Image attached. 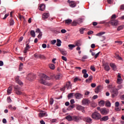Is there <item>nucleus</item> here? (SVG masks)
<instances>
[{
	"instance_id": "13",
	"label": "nucleus",
	"mask_w": 124,
	"mask_h": 124,
	"mask_svg": "<svg viewBox=\"0 0 124 124\" xmlns=\"http://www.w3.org/2000/svg\"><path fill=\"white\" fill-rule=\"evenodd\" d=\"M49 17V14L45 13L42 15V20H46Z\"/></svg>"
},
{
	"instance_id": "37",
	"label": "nucleus",
	"mask_w": 124,
	"mask_h": 124,
	"mask_svg": "<svg viewBox=\"0 0 124 124\" xmlns=\"http://www.w3.org/2000/svg\"><path fill=\"white\" fill-rule=\"evenodd\" d=\"M124 25L120 26L119 27H118L117 28V31H122V30H123V29H124Z\"/></svg>"
},
{
	"instance_id": "59",
	"label": "nucleus",
	"mask_w": 124,
	"mask_h": 124,
	"mask_svg": "<svg viewBox=\"0 0 124 124\" xmlns=\"http://www.w3.org/2000/svg\"><path fill=\"white\" fill-rule=\"evenodd\" d=\"M16 94H22V92L20 91H16Z\"/></svg>"
},
{
	"instance_id": "23",
	"label": "nucleus",
	"mask_w": 124,
	"mask_h": 124,
	"mask_svg": "<svg viewBox=\"0 0 124 124\" xmlns=\"http://www.w3.org/2000/svg\"><path fill=\"white\" fill-rule=\"evenodd\" d=\"M110 66L113 69V70H116L117 69V66H116V64L113 63H111L110 64Z\"/></svg>"
},
{
	"instance_id": "32",
	"label": "nucleus",
	"mask_w": 124,
	"mask_h": 124,
	"mask_svg": "<svg viewBox=\"0 0 124 124\" xmlns=\"http://www.w3.org/2000/svg\"><path fill=\"white\" fill-rule=\"evenodd\" d=\"M115 58H116V59H117V60H119L120 61H122L123 60V58H122V57H121L118 54H115Z\"/></svg>"
},
{
	"instance_id": "46",
	"label": "nucleus",
	"mask_w": 124,
	"mask_h": 124,
	"mask_svg": "<svg viewBox=\"0 0 124 124\" xmlns=\"http://www.w3.org/2000/svg\"><path fill=\"white\" fill-rule=\"evenodd\" d=\"M86 122L87 123H91L92 122V119L90 117L86 118Z\"/></svg>"
},
{
	"instance_id": "56",
	"label": "nucleus",
	"mask_w": 124,
	"mask_h": 124,
	"mask_svg": "<svg viewBox=\"0 0 124 124\" xmlns=\"http://www.w3.org/2000/svg\"><path fill=\"white\" fill-rule=\"evenodd\" d=\"M120 10H124V4L120 6Z\"/></svg>"
},
{
	"instance_id": "30",
	"label": "nucleus",
	"mask_w": 124,
	"mask_h": 124,
	"mask_svg": "<svg viewBox=\"0 0 124 124\" xmlns=\"http://www.w3.org/2000/svg\"><path fill=\"white\" fill-rule=\"evenodd\" d=\"M72 22V20L71 19H67L65 21V24H67V25H70Z\"/></svg>"
},
{
	"instance_id": "54",
	"label": "nucleus",
	"mask_w": 124,
	"mask_h": 124,
	"mask_svg": "<svg viewBox=\"0 0 124 124\" xmlns=\"http://www.w3.org/2000/svg\"><path fill=\"white\" fill-rule=\"evenodd\" d=\"M121 108H119V107H115V110L116 111H121Z\"/></svg>"
},
{
	"instance_id": "35",
	"label": "nucleus",
	"mask_w": 124,
	"mask_h": 124,
	"mask_svg": "<svg viewBox=\"0 0 124 124\" xmlns=\"http://www.w3.org/2000/svg\"><path fill=\"white\" fill-rule=\"evenodd\" d=\"M8 108L10 110H16V108L15 107H12L11 105H9Z\"/></svg>"
},
{
	"instance_id": "15",
	"label": "nucleus",
	"mask_w": 124,
	"mask_h": 124,
	"mask_svg": "<svg viewBox=\"0 0 124 124\" xmlns=\"http://www.w3.org/2000/svg\"><path fill=\"white\" fill-rule=\"evenodd\" d=\"M104 69L106 71H109L110 70V67L109 66V64L108 63H106V64H104Z\"/></svg>"
},
{
	"instance_id": "8",
	"label": "nucleus",
	"mask_w": 124,
	"mask_h": 124,
	"mask_svg": "<svg viewBox=\"0 0 124 124\" xmlns=\"http://www.w3.org/2000/svg\"><path fill=\"white\" fill-rule=\"evenodd\" d=\"M47 116H48L47 112H44L42 110H41L40 112L39 113V118H43V117H47Z\"/></svg>"
},
{
	"instance_id": "50",
	"label": "nucleus",
	"mask_w": 124,
	"mask_h": 124,
	"mask_svg": "<svg viewBox=\"0 0 124 124\" xmlns=\"http://www.w3.org/2000/svg\"><path fill=\"white\" fill-rule=\"evenodd\" d=\"M31 34L33 37H35V33L34 31H31Z\"/></svg>"
},
{
	"instance_id": "53",
	"label": "nucleus",
	"mask_w": 124,
	"mask_h": 124,
	"mask_svg": "<svg viewBox=\"0 0 124 124\" xmlns=\"http://www.w3.org/2000/svg\"><path fill=\"white\" fill-rule=\"evenodd\" d=\"M72 26H76L77 25V22L76 21L74 20L73 22L72 23Z\"/></svg>"
},
{
	"instance_id": "51",
	"label": "nucleus",
	"mask_w": 124,
	"mask_h": 124,
	"mask_svg": "<svg viewBox=\"0 0 124 124\" xmlns=\"http://www.w3.org/2000/svg\"><path fill=\"white\" fill-rule=\"evenodd\" d=\"M7 102H8V103H10V102H11V101H12L11 100V98H10V97H8L7 98Z\"/></svg>"
},
{
	"instance_id": "14",
	"label": "nucleus",
	"mask_w": 124,
	"mask_h": 124,
	"mask_svg": "<svg viewBox=\"0 0 124 124\" xmlns=\"http://www.w3.org/2000/svg\"><path fill=\"white\" fill-rule=\"evenodd\" d=\"M83 74L84 78H88L89 77V74H87V70L84 69L82 71Z\"/></svg>"
},
{
	"instance_id": "42",
	"label": "nucleus",
	"mask_w": 124,
	"mask_h": 124,
	"mask_svg": "<svg viewBox=\"0 0 124 124\" xmlns=\"http://www.w3.org/2000/svg\"><path fill=\"white\" fill-rule=\"evenodd\" d=\"M106 105L107 107H111V103L109 101H108L106 102Z\"/></svg>"
},
{
	"instance_id": "45",
	"label": "nucleus",
	"mask_w": 124,
	"mask_h": 124,
	"mask_svg": "<svg viewBox=\"0 0 124 124\" xmlns=\"http://www.w3.org/2000/svg\"><path fill=\"white\" fill-rule=\"evenodd\" d=\"M90 69L92 71H95V68L94 67V66H91L90 67Z\"/></svg>"
},
{
	"instance_id": "40",
	"label": "nucleus",
	"mask_w": 124,
	"mask_h": 124,
	"mask_svg": "<svg viewBox=\"0 0 124 124\" xmlns=\"http://www.w3.org/2000/svg\"><path fill=\"white\" fill-rule=\"evenodd\" d=\"M74 94V93H70L68 95V98L70 99L72 97H73V95Z\"/></svg>"
},
{
	"instance_id": "41",
	"label": "nucleus",
	"mask_w": 124,
	"mask_h": 124,
	"mask_svg": "<svg viewBox=\"0 0 124 124\" xmlns=\"http://www.w3.org/2000/svg\"><path fill=\"white\" fill-rule=\"evenodd\" d=\"M88 31V29L85 28H81L79 29V31Z\"/></svg>"
},
{
	"instance_id": "9",
	"label": "nucleus",
	"mask_w": 124,
	"mask_h": 124,
	"mask_svg": "<svg viewBox=\"0 0 124 124\" xmlns=\"http://www.w3.org/2000/svg\"><path fill=\"white\" fill-rule=\"evenodd\" d=\"M74 95L77 99H81V98H83V94L80 93H76Z\"/></svg>"
},
{
	"instance_id": "26",
	"label": "nucleus",
	"mask_w": 124,
	"mask_h": 124,
	"mask_svg": "<svg viewBox=\"0 0 124 124\" xmlns=\"http://www.w3.org/2000/svg\"><path fill=\"white\" fill-rule=\"evenodd\" d=\"M66 88L67 90L68 89H71V84H70V82H68L66 84Z\"/></svg>"
},
{
	"instance_id": "27",
	"label": "nucleus",
	"mask_w": 124,
	"mask_h": 124,
	"mask_svg": "<svg viewBox=\"0 0 124 124\" xmlns=\"http://www.w3.org/2000/svg\"><path fill=\"white\" fill-rule=\"evenodd\" d=\"M49 67L50 69H52V70H54V69L56 68V66L55 65H54V64H49Z\"/></svg>"
},
{
	"instance_id": "25",
	"label": "nucleus",
	"mask_w": 124,
	"mask_h": 124,
	"mask_svg": "<svg viewBox=\"0 0 124 124\" xmlns=\"http://www.w3.org/2000/svg\"><path fill=\"white\" fill-rule=\"evenodd\" d=\"M75 45L76 46H81V45H82V41L78 40L77 41Z\"/></svg>"
},
{
	"instance_id": "21",
	"label": "nucleus",
	"mask_w": 124,
	"mask_h": 124,
	"mask_svg": "<svg viewBox=\"0 0 124 124\" xmlns=\"http://www.w3.org/2000/svg\"><path fill=\"white\" fill-rule=\"evenodd\" d=\"M39 10H41V11H43L45 9V5L44 4H41L39 6Z\"/></svg>"
},
{
	"instance_id": "62",
	"label": "nucleus",
	"mask_w": 124,
	"mask_h": 124,
	"mask_svg": "<svg viewBox=\"0 0 124 124\" xmlns=\"http://www.w3.org/2000/svg\"><path fill=\"white\" fill-rule=\"evenodd\" d=\"M41 36H42V33L40 32L38 35V38H41Z\"/></svg>"
},
{
	"instance_id": "22",
	"label": "nucleus",
	"mask_w": 124,
	"mask_h": 124,
	"mask_svg": "<svg viewBox=\"0 0 124 124\" xmlns=\"http://www.w3.org/2000/svg\"><path fill=\"white\" fill-rule=\"evenodd\" d=\"M34 57L36 59H38V58H40V59H42V58H43V57H44V56L41 54H35Z\"/></svg>"
},
{
	"instance_id": "64",
	"label": "nucleus",
	"mask_w": 124,
	"mask_h": 124,
	"mask_svg": "<svg viewBox=\"0 0 124 124\" xmlns=\"http://www.w3.org/2000/svg\"><path fill=\"white\" fill-rule=\"evenodd\" d=\"M24 39V37H20L19 39L18 40V42H21Z\"/></svg>"
},
{
	"instance_id": "61",
	"label": "nucleus",
	"mask_w": 124,
	"mask_h": 124,
	"mask_svg": "<svg viewBox=\"0 0 124 124\" xmlns=\"http://www.w3.org/2000/svg\"><path fill=\"white\" fill-rule=\"evenodd\" d=\"M89 94H90V92L89 91L85 92L84 93V95H89Z\"/></svg>"
},
{
	"instance_id": "47",
	"label": "nucleus",
	"mask_w": 124,
	"mask_h": 124,
	"mask_svg": "<svg viewBox=\"0 0 124 124\" xmlns=\"http://www.w3.org/2000/svg\"><path fill=\"white\" fill-rule=\"evenodd\" d=\"M116 18H117V16L114 14L111 16V20H115Z\"/></svg>"
},
{
	"instance_id": "43",
	"label": "nucleus",
	"mask_w": 124,
	"mask_h": 124,
	"mask_svg": "<svg viewBox=\"0 0 124 124\" xmlns=\"http://www.w3.org/2000/svg\"><path fill=\"white\" fill-rule=\"evenodd\" d=\"M57 43V40H52L50 41V44H52V45H55Z\"/></svg>"
},
{
	"instance_id": "39",
	"label": "nucleus",
	"mask_w": 124,
	"mask_h": 124,
	"mask_svg": "<svg viewBox=\"0 0 124 124\" xmlns=\"http://www.w3.org/2000/svg\"><path fill=\"white\" fill-rule=\"evenodd\" d=\"M10 25L11 26H13L14 25V20H13V19L12 18L10 19Z\"/></svg>"
},
{
	"instance_id": "36",
	"label": "nucleus",
	"mask_w": 124,
	"mask_h": 124,
	"mask_svg": "<svg viewBox=\"0 0 124 124\" xmlns=\"http://www.w3.org/2000/svg\"><path fill=\"white\" fill-rule=\"evenodd\" d=\"M99 105L101 107L104 106V101L102 100L99 102Z\"/></svg>"
},
{
	"instance_id": "10",
	"label": "nucleus",
	"mask_w": 124,
	"mask_h": 124,
	"mask_svg": "<svg viewBox=\"0 0 124 124\" xmlns=\"http://www.w3.org/2000/svg\"><path fill=\"white\" fill-rule=\"evenodd\" d=\"M117 84H121L123 83V79H122V77H121V75L118 74L117 76Z\"/></svg>"
},
{
	"instance_id": "49",
	"label": "nucleus",
	"mask_w": 124,
	"mask_h": 124,
	"mask_svg": "<svg viewBox=\"0 0 124 124\" xmlns=\"http://www.w3.org/2000/svg\"><path fill=\"white\" fill-rule=\"evenodd\" d=\"M86 59H88V56H83V57L82 58L81 61H82V62H84L85 60H86Z\"/></svg>"
},
{
	"instance_id": "63",
	"label": "nucleus",
	"mask_w": 124,
	"mask_h": 124,
	"mask_svg": "<svg viewBox=\"0 0 124 124\" xmlns=\"http://www.w3.org/2000/svg\"><path fill=\"white\" fill-rule=\"evenodd\" d=\"M53 103H54V99H50V104H51L52 105V104H53Z\"/></svg>"
},
{
	"instance_id": "16",
	"label": "nucleus",
	"mask_w": 124,
	"mask_h": 124,
	"mask_svg": "<svg viewBox=\"0 0 124 124\" xmlns=\"http://www.w3.org/2000/svg\"><path fill=\"white\" fill-rule=\"evenodd\" d=\"M12 89H13V87L11 86L8 88L7 93L8 95H9V94H11V93H12Z\"/></svg>"
},
{
	"instance_id": "3",
	"label": "nucleus",
	"mask_w": 124,
	"mask_h": 124,
	"mask_svg": "<svg viewBox=\"0 0 124 124\" xmlns=\"http://www.w3.org/2000/svg\"><path fill=\"white\" fill-rule=\"evenodd\" d=\"M108 89L113 94H115V95L118 94V89L116 88V87L113 86L112 85H109L108 86Z\"/></svg>"
},
{
	"instance_id": "18",
	"label": "nucleus",
	"mask_w": 124,
	"mask_h": 124,
	"mask_svg": "<svg viewBox=\"0 0 124 124\" xmlns=\"http://www.w3.org/2000/svg\"><path fill=\"white\" fill-rule=\"evenodd\" d=\"M69 5L70 7H75L76 6V3L74 1H71L70 2Z\"/></svg>"
},
{
	"instance_id": "44",
	"label": "nucleus",
	"mask_w": 124,
	"mask_h": 124,
	"mask_svg": "<svg viewBox=\"0 0 124 124\" xmlns=\"http://www.w3.org/2000/svg\"><path fill=\"white\" fill-rule=\"evenodd\" d=\"M105 33V32H100L99 33L96 34V35L97 36H101V35H103V34H104Z\"/></svg>"
},
{
	"instance_id": "60",
	"label": "nucleus",
	"mask_w": 124,
	"mask_h": 124,
	"mask_svg": "<svg viewBox=\"0 0 124 124\" xmlns=\"http://www.w3.org/2000/svg\"><path fill=\"white\" fill-rule=\"evenodd\" d=\"M96 86V84H95V83L91 84V87L92 88H95Z\"/></svg>"
},
{
	"instance_id": "12",
	"label": "nucleus",
	"mask_w": 124,
	"mask_h": 124,
	"mask_svg": "<svg viewBox=\"0 0 124 124\" xmlns=\"http://www.w3.org/2000/svg\"><path fill=\"white\" fill-rule=\"evenodd\" d=\"M77 109L79 111H82L83 113H85L84 108L81 106H78L77 107Z\"/></svg>"
},
{
	"instance_id": "24",
	"label": "nucleus",
	"mask_w": 124,
	"mask_h": 124,
	"mask_svg": "<svg viewBox=\"0 0 124 124\" xmlns=\"http://www.w3.org/2000/svg\"><path fill=\"white\" fill-rule=\"evenodd\" d=\"M93 80V76H90L89 78L86 80V83H91Z\"/></svg>"
},
{
	"instance_id": "5",
	"label": "nucleus",
	"mask_w": 124,
	"mask_h": 124,
	"mask_svg": "<svg viewBox=\"0 0 124 124\" xmlns=\"http://www.w3.org/2000/svg\"><path fill=\"white\" fill-rule=\"evenodd\" d=\"M35 78V76L33 74H29L27 75L26 79L29 81H33Z\"/></svg>"
},
{
	"instance_id": "34",
	"label": "nucleus",
	"mask_w": 124,
	"mask_h": 124,
	"mask_svg": "<svg viewBox=\"0 0 124 124\" xmlns=\"http://www.w3.org/2000/svg\"><path fill=\"white\" fill-rule=\"evenodd\" d=\"M61 53L63 56H66V55H67V53H66V51L65 50H63V49H62V50H61Z\"/></svg>"
},
{
	"instance_id": "6",
	"label": "nucleus",
	"mask_w": 124,
	"mask_h": 124,
	"mask_svg": "<svg viewBox=\"0 0 124 124\" xmlns=\"http://www.w3.org/2000/svg\"><path fill=\"white\" fill-rule=\"evenodd\" d=\"M81 103L82 105H89L91 103V101L88 99L84 98L82 99Z\"/></svg>"
},
{
	"instance_id": "11",
	"label": "nucleus",
	"mask_w": 124,
	"mask_h": 124,
	"mask_svg": "<svg viewBox=\"0 0 124 124\" xmlns=\"http://www.w3.org/2000/svg\"><path fill=\"white\" fill-rule=\"evenodd\" d=\"M19 76L16 77V81L17 84H19L20 86H23V82L19 79Z\"/></svg>"
},
{
	"instance_id": "29",
	"label": "nucleus",
	"mask_w": 124,
	"mask_h": 124,
	"mask_svg": "<svg viewBox=\"0 0 124 124\" xmlns=\"http://www.w3.org/2000/svg\"><path fill=\"white\" fill-rule=\"evenodd\" d=\"M57 43L56 45L57 46H58V47H60L62 45V41H61V40L60 39H57Z\"/></svg>"
},
{
	"instance_id": "7",
	"label": "nucleus",
	"mask_w": 124,
	"mask_h": 124,
	"mask_svg": "<svg viewBox=\"0 0 124 124\" xmlns=\"http://www.w3.org/2000/svg\"><path fill=\"white\" fill-rule=\"evenodd\" d=\"M100 113L102 115H107L109 113V109L106 108H102L100 109Z\"/></svg>"
},
{
	"instance_id": "17",
	"label": "nucleus",
	"mask_w": 124,
	"mask_h": 124,
	"mask_svg": "<svg viewBox=\"0 0 124 124\" xmlns=\"http://www.w3.org/2000/svg\"><path fill=\"white\" fill-rule=\"evenodd\" d=\"M30 48L31 47H30V46L29 45V44H27L24 50L23 51V53H24V54H26L28 52V50H29Z\"/></svg>"
},
{
	"instance_id": "28",
	"label": "nucleus",
	"mask_w": 124,
	"mask_h": 124,
	"mask_svg": "<svg viewBox=\"0 0 124 124\" xmlns=\"http://www.w3.org/2000/svg\"><path fill=\"white\" fill-rule=\"evenodd\" d=\"M68 47L69 50H73V48H75L76 46L75 45H69Z\"/></svg>"
},
{
	"instance_id": "20",
	"label": "nucleus",
	"mask_w": 124,
	"mask_h": 124,
	"mask_svg": "<svg viewBox=\"0 0 124 124\" xmlns=\"http://www.w3.org/2000/svg\"><path fill=\"white\" fill-rule=\"evenodd\" d=\"M80 120V118H79L78 116H73V121L74 122H79Z\"/></svg>"
},
{
	"instance_id": "4",
	"label": "nucleus",
	"mask_w": 124,
	"mask_h": 124,
	"mask_svg": "<svg viewBox=\"0 0 124 124\" xmlns=\"http://www.w3.org/2000/svg\"><path fill=\"white\" fill-rule=\"evenodd\" d=\"M92 118L94 120H99L101 118V115L99 113L94 112L92 114Z\"/></svg>"
},
{
	"instance_id": "38",
	"label": "nucleus",
	"mask_w": 124,
	"mask_h": 124,
	"mask_svg": "<svg viewBox=\"0 0 124 124\" xmlns=\"http://www.w3.org/2000/svg\"><path fill=\"white\" fill-rule=\"evenodd\" d=\"M100 89V87L98 86L95 89V93H99V90Z\"/></svg>"
},
{
	"instance_id": "2",
	"label": "nucleus",
	"mask_w": 124,
	"mask_h": 124,
	"mask_svg": "<svg viewBox=\"0 0 124 124\" xmlns=\"http://www.w3.org/2000/svg\"><path fill=\"white\" fill-rule=\"evenodd\" d=\"M103 24L106 25V26H109V24H110L113 27H117L119 25V20L118 19H111L108 22H106L103 21Z\"/></svg>"
},
{
	"instance_id": "58",
	"label": "nucleus",
	"mask_w": 124,
	"mask_h": 124,
	"mask_svg": "<svg viewBox=\"0 0 124 124\" xmlns=\"http://www.w3.org/2000/svg\"><path fill=\"white\" fill-rule=\"evenodd\" d=\"M42 48H44V49H45V48H46V47H47V45L46 44H43L42 45Z\"/></svg>"
},
{
	"instance_id": "31",
	"label": "nucleus",
	"mask_w": 124,
	"mask_h": 124,
	"mask_svg": "<svg viewBox=\"0 0 124 124\" xmlns=\"http://www.w3.org/2000/svg\"><path fill=\"white\" fill-rule=\"evenodd\" d=\"M1 11L3 12L1 13L0 15V17H1V15H2V14H5V13H6V10L4 8L1 9Z\"/></svg>"
},
{
	"instance_id": "1",
	"label": "nucleus",
	"mask_w": 124,
	"mask_h": 124,
	"mask_svg": "<svg viewBox=\"0 0 124 124\" xmlns=\"http://www.w3.org/2000/svg\"><path fill=\"white\" fill-rule=\"evenodd\" d=\"M40 83L45 85L46 86L52 85V83L47 82V80H51V79H54V78H55L56 80H59V79H61V75H57L55 77L54 75H52L50 77H49L44 74H41L40 75Z\"/></svg>"
},
{
	"instance_id": "48",
	"label": "nucleus",
	"mask_w": 124,
	"mask_h": 124,
	"mask_svg": "<svg viewBox=\"0 0 124 124\" xmlns=\"http://www.w3.org/2000/svg\"><path fill=\"white\" fill-rule=\"evenodd\" d=\"M23 63H20L19 66V70H22V69H23Z\"/></svg>"
},
{
	"instance_id": "57",
	"label": "nucleus",
	"mask_w": 124,
	"mask_h": 124,
	"mask_svg": "<svg viewBox=\"0 0 124 124\" xmlns=\"http://www.w3.org/2000/svg\"><path fill=\"white\" fill-rule=\"evenodd\" d=\"M100 53V52H99L97 53H96V54H95L94 58L96 59V58H97V57H98V56H99Z\"/></svg>"
},
{
	"instance_id": "33",
	"label": "nucleus",
	"mask_w": 124,
	"mask_h": 124,
	"mask_svg": "<svg viewBox=\"0 0 124 124\" xmlns=\"http://www.w3.org/2000/svg\"><path fill=\"white\" fill-rule=\"evenodd\" d=\"M65 119L68 121H73V117H71L70 115H68L65 117Z\"/></svg>"
},
{
	"instance_id": "52",
	"label": "nucleus",
	"mask_w": 124,
	"mask_h": 124,
	"mask_svg": "<svg viewBox=\"0 0 124 124\" xmlns=\"http://www.w3.org/2000/svg\"><path fill=\"white\" fill-rule=\"evenodd\" d=\"M115 107H119V106H120V103H119V102H116L115 103Z\"/></svg>"
},
{
	"instance_id": "19",
	"label": "nucleus",
	"mask_w": 124,
	"mask_h": 124,
	"mask_svg": "<svg viewBox=\"0 0 124 124\" xmlns=\"http://www.w3.org/2000/svg\"><path fill=\"white\" fill-rule=\"evenodd\" d=\"M108 120H109V117H108V116H104L101 119V121L102 122L103 121L104 122H106V121H108Z\"/></svg>"
},
{
	"instance_id": "55",
	"label": "nucleus",
	"mask_w": 124,
	"mask_h": 124,
	"mask_svg": "<svg viewBox=\"0 0 124 124\" xmlns=\"http://www.w3.org/2000/svg\"><path fill=\"white\" fill-rule=\"evenodd\" d=\"M62 60H63V61H65V62H66V61H67V59H66V57L64 56H62Z\"/></svg>"
}]
</instances>
